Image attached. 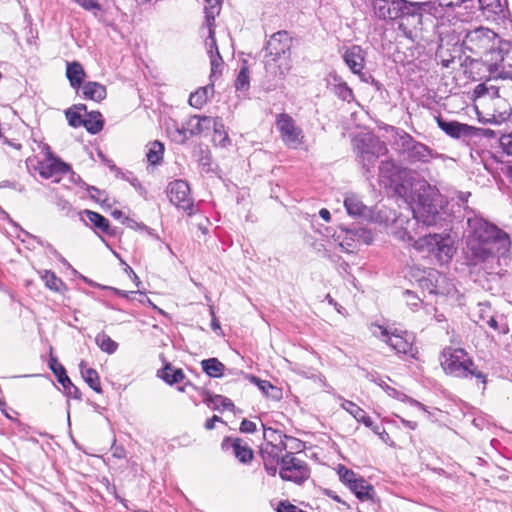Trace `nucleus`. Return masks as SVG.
Listing matches in <instances>:
<instances>
[{"label":"nucleus","mask_w":512,"mask_h":512,"mask_svg":"<svg viewBox=\"0 0 512 512\" xmlns=\"http://www.w3.org/2000/svg\"><path fill=\"white\" fill-rule=\"evenodd\" d=\"M471 233L467 236V252L474 264L492 263L506 256L511 248L509 235L481 218L468 219Z\"/></svg>","instance_id":"obj_1"},{"label":"nucleus","mask_w":512,"mask_h":512,"mask_svg":"<svg viewBox=\"0 0 512 512\" xmlns=\"http://www.w3.org/2000/svg\"><path fill=\"white\" fill-rule=\"evenodd\" d=\"M415 206L412 208L414 219L426 226L437 222L439 208L443 199L439 190L426 181H420L415 188Z\"/></svg>","instance_id":"obj_2"},{"label":"nucleus","mask_w":512,"mask_h":512,"mask_svg":"<svg viewBox=\"0 0 512 512\" xmlns=\"http://www.w3.org/2000/svg\"><path fill=\"white\" fill-rule=\"evenodd\" d=\"M440 363L444 372L448 375L458 378L474 376L483 385L486 384L485 375L475 368L472 359L462 348H445L441 353Z\"/></svg>","instance_id":"obj_3"},{"label":"nucleus","mask_w":512,"mask_h":512,"mask_svg":"<svg viewBox=\"0 0 512 512\" xmlns=\"http://www.w3.org/2000/svg\"><path fill=\"white\" fill-rule=\"evenodd\" d=\"M474 94L476 97L489 96L493 98L494 106L503 118L512 114V77L498 78L495 81L490 76L486 82L475 87Z\"/></svg>","instance_id":"obj_4"},{"label":"nucleus","mask_w":512,"mask_h":512,"mask_svg":"<svg viewBox=\"0 0 512 512\" xmlns=\"http://www.w3.org/2000/svg\"><path fill=\"white\" fill-rule=\"evenodd\" d=\"M353 149L362 168L369 173L378 158L388 153L386 144L371 133H361L353 138Z\"/></svg>","instance_id":"obj_5"},{"label":"nucleus","mask_w":512,"mask_h":512,"mask_svg":"<svg viewBox=\"0 0 512 512\" xmlns=\"http://www.w3.org/2000/svg\"><path fill=\"white\" fill-rule=\"evenodd\" d=\"M214 124V118L208 116H191L181 125L176 121L167 123L166 131L170 139L178 144L185 143L189 138L202 134Z\"/></svg>","instance_id":"obj_6"},{"label":"nucleus","mask_w":512,"mask_h":512,"mask_svg":"<svg viewBox=\"0 0 512 512\" xmlns=\"http://www.w3.org/2000/svg\"><path fill=\"white\" fill-rule=\"evenodd\" d=\"M425 2H412L408 0H372L371 6L375 17L380 20H393L404 15L413 14L422 9Z\"/></svg>","instance_id":"obj_7"},{"label":"nucleus","mask_w":512,"mask_h":512,"mask_svg":"<svg viewBox=\"0 0 512 512\" xmlns=\"http://www.w3.org/2000/svg\"><path fill=\"white\" fill-rule=\"evenodd\" d=\"M497 35L488 28L479 27L466 34L464 39L465 47L474 54H483L485 62L490 58L491 51L496 50Z\"/></svg>","instance_id":"obj_8"},{"label":"nucleus","mask_w":512,"mask_h":512,"mask_svg":"<svg viewBox=\"0 0 512 512\" xmlns=\"http://www.w3.org/2000/svg\"><path fill=\"white\" fill-rule=\"evenodd\" d=\"M501 45L491 51L487 60L488 72L497 81L498 78L512 77V46Z\"/></svg>","instance_id":"obj_9"},{"label":"nucleus","mask_w":512,"mask_h":512,"mask_svg":"<svg viewBox=\"0 0 512 512\" xmlns=\"http://www.w3.org/2000/svg\"><path fill=\"white\" fill-rule=\"evenodd\" d=\"M399 149L406 154L407 158L412 162H429L431 159L436 157V153L433 152L428 146L414 140L409 134L403 133L399 135L396 142Z\"/></svg>","instance_id":"obj_10"},{"label":"nucleus","mask_w":512,"mask_h":512,"mask_svg":"<svg viewBox=\"0 0 512 512\" xmlns=\"http://www.w3.org/2000/svg\"><path fill=\"white\" fill-rule=\"evenodd\" d=\"M280 477L286 481L302 484L309 478V468L306 463L296 458L293 453H286L281 458Z\"/></svg>","instance_id":"obj_11"},{"label":"nucleus","mask_w":512,"mask_h":512,"mask_svg":"<svg viewBox=\"0 0 512 512\" xmlns=\"http://www.w3.org/2000/svg\"><path fill=\"white\" fill-rule=\"evenodd\" d=\"M291 48V39L286 31H279L271 36L266 45V65L270 66L271 62L282 60L287 62V54Z\"/></svg>","instance_id":"obj_12"},{"label":"nucleus","mask_w":512,"mask_h":512,"mask_svg":"<svg viewBox=\"0 0 512 512\" xmlns=\"http://www.w3.org/2000/svg\"><path fill=\"white\" fill-rule=\"evenodd\" d=\"M276 127L280 132L282 141L290 148H298L304 139V135L300 127H298L293 118L281 113L276 118Z\"/></svg>","instance_id":"obj_13"},{"label":"nucleus","mask_w":512,"mask_h":512,"mask_svg":"<svg viewBox=\"0 0 512 512\" xmlns=\"http://www.w3.org/2000/svg\"><path fill=\"white\" fill-rule=\"evenodd\" d=\"M166 193L173 205L191 213L193 201L190 195V187L186 181L175 180L170 182Z\"/></svg>","instance_id":"obj_14"},{"label":"nucleus","mask_w":512,"mask_h":512,"mask_svg":"<svg viewBox=\"0 0 512 512\" xmlns=\"http://www.w3.org/2000/svg\"><path fill=\"white\" fill-rule=\"evenodd\" d=\"M45 150V157L43 160L38 161L35 169L41 177L45 179L54 178L55 182H59L60 176L69 172V166L54 157L48 147Z\"/></svg>","instance_id":"obj_15"},{"label":"nucleus","mask_w":512,"mask_h":512,"mask_svg":"<svg viewBox=\"0 0 512 512\" xmlns=\"http://www.w3.org/2000/svg\"><path fill=\"white\" fill-rule=\"evenodd\" d=\"M373 335L386 342L397 353L407 354L412 350L411 337L407 333H394L383 326H375Z\"/></svg>","instance_id":"obj_16"},{"label":"nucleus","mask_w":512,"mask_h":512,"mask_svg":"<svg viewBox=\"0 0 512 512\" xmlns=\"http://www.w3.org/2000/svg\"><path fill=\"white\" fill-rule=\"evenodd\" d=\"M338 239H341L339 241V246L341 247L342 251L351 253L353 252L358 244H366L369 245L373 241V235L370 230H367L365 228H355V229H348L344 231V235H338Z\"/></svg>","instance_id":"obj_17"},{"label":"nucleus","mask_w":512,"mask_h":512,"mask_svg":"<svg viewBox=\"0 0 512 512\" xmlns=\"http://www.w3.org/2000/svg\"><path fill=\"white\" fill-rule=\"evenodd\" d=\"M342 58L354 74H361L365 68L366 52L359 45L344 47L342 50Z\"/></svg>","instance_id":"obj_18"},{"label":"nucleus","mask_w":512,"mask_h":512,"mask_svg":"<svg viewBox=\"0 0 512 512\" xmlns=\"http://www.w3.org/2000/svg\"><path fill=\"white\" fill-rule=\"evenodd\" d=\"M456 252L455 241L448 235H439L438 245L436 246L435 255L439 262L448 263Z\"/></svg>","instance_id":"obj_19"},{"label":"nucleus","mask_w":512,"mask_h":512,"mask_svg":"<svg viewBox=\"0 0 512 512\" xmlns=\"http://www.w3.org/2000/svg\"><path fill=\"white\" fill-rule=\"evenodd\" d=\"M222 447L226 450L231 449L235 457L243 463H246L250 461L253 457V452L249 448L248 445L243 444L242 440L239 438L230 439L226 438L224 439L222 443Z\"/></svg>","instance_id":"obj_20"},{"label":"nucleus","mask_w":512,"mask_h":512,"mask_svg":"<svg viewBox=\"0 0 512 512\" xmlns=\"http://www.w3.org/2000/svg\"><path fill=\"white\" fill-rule=\"evenodd\" d=\"M287 448L286 443H275L273 445H265L262 450V458L264 460V466L266 470L269 469V462L278 463L281 462V458L284 457L282 452Z\"/></svg>","instance_id":"obj_21"},{"label":"nucleus","mask_w":512,"mask_h":512,"mask_svg":"<svg viewBox=\"0 0 512 512\" xmlns=\"http://www.w3.org/2000/svg\"><path fill=\"white\" fill-rule=\"evenodd\" d=\"M399 174V167L393 161H382L379 166L380 181L385 186L396 183Z\"/></svg>","instance_id":"obj_22"},{"label":"nucleus","mask_w":512,"mask_h":512,"mask_svg":"<svg viewBox=\"0 0 512 512\" xmlns=\"http://www.w3.org/2000/svg\"><path fill=\"white\" fill-rule=\"evenodd\" d=\"M86 74L83 66L77 62L67 63L66 67V77L69 80V83L72 88L79 89L83 83Z\"/></svg>","instance_id":"obj_23"},{"label":"nucleus","mask_w":512,"mask_h":512,"mask_svg":"<svg viewBox=\"0 0 512 512\" xmlns=\"http://www.w3.org/2000/svg\"><path fill=\"white\" fill-rule=\"evenodd\" d=\"M82 95L85 99L100 102L106 98V87L98 82L89 81L82 86Z\"/></svg>","instance_id":"obj_24"},{"label":"nucleus","mask_w":512,"mask_h":512,"mask_svg":"<svg viewBox=\"0 0 512 512\" xmlns=\"http://www.w3.org/2000/svg\"><path fill=\"white\" fill-rule=\"evenodd\" d=\"M80 372L84 381L92 388L95 392L101 393V384L97 371L86 366L85 361H81L79 364Z\"/></svg>","instance_id":"obj_25"},{"label":"nucleus","mask_w":512,"mask_h":512,"mask_svg":"<svg viewBox=\"0 0 512 512\" xmlns=\"http://www.w3.org/2000/svg\"><path fill=\"white\" fill-rule=\"evenodd\" d=\"M341 407L347 411L350 415H352L357 421L362 422L367 427H372V420L366 414V412L360 408L355 403L343 400L341 403Z\"/></svg>","instance_id":"obj_26"},{"label":"nucleus","mask_w":512,"mask_h":512,"mask_svg":"<svg viewBox=\"0 0 512 512\" xmlns=\"http://www.w3.org/2000/svg\"><path fill=\"white\" fill-rule=\"evenodd\" d=\"M440 234H429L413 241V247L419 252L435 253Z\"/></svg>","instance_id":"obj_27"},{"label":"nucleus","mask_w":512,"mask_h":512,"mask_svg":"<svg viewBox=\"0 0 512 512\" xmlns=\"http://www.w3.org/2000/svg\"><path fill=\"white\" fill-rule=\"evenodd\" d=\"M202 370L212 378H220L225 371V365L217 358H209L201 361Z\"/></svg>","instance_id":"obj_28"},{"label":"nucleus","mask_w":512,"mask_h":512,"mask_svg":"<svg viewBox=\"0 0 512 512\" xmlns=\"http://www.w3.org/2000/svg\"><path fill=\"white\" fill-rule=\"evenodd\" d=\"M356 497L361 501L371 500L373 498L374 489L368 484L363 477L349 488Z\"/></svg>","instance_id":"obj_29"},{"label":"nucleus","mask_w":512,"mask_h":512,"mask_svg":"<svg viewBox=\"0 0 512 512\" xmlns=\"http://www.w3.org/2000/svg\"><path fill=\"white\" fill-rule=\"evenodd\" d=\"M40 273L41 279L44 281L45 286L55 292H63L66 290L64 282L50 270H43Z\"/></svg>","instance_id":"obj_30"},{"label":"nucleus","mask_w":512,"mask_h":512,"mask_svg":"<svg viewBox=\"0 0 512 512\" xmlns=\"http://www.w3.org/2000/svg\"><path fill=\"white\" fill-rule=\"evenodd\" d=\"M212 93V85L201 87L190 95L189 104L194 108L200 109L206 104Z\"/></svg>","instance_id":"obj_31"},{"label":"nucleus","mask_w":512,"mask_h":512,"mask_svg":"<svg viewBox=\"0 0 512 512\" xmlns=\"http://www.w3.org/2000/svg\"><path fill=\"white\" fill-rule=\"evenodd\" d=\"M438 126L451 137L459 138L463 133L466 132L468 126L458 122H446L441 118L437 119Z\"/></svg>","instance_id":"obj_32"},{"label":"nucleus","mask_w":512,"mask_h":512,"mask_svg":"<svg viewBox=\"0 0 512 512\" xmlns=\"http://www.w3.org/2000/svg\"><path fill=\"white\" fill-rule=\"evenodd\" d=\"M159 376L170 385L179 383L185 378L183 371L179 368H174L171 364H167L159 372Z\"/></svg>","instance_id":"obj_33"},{"label":"nucleus","mask_w":512,"mask_h":512,"mask_svg":"<svg viewBox=\"0 0 512 512\" xmlns=\"http://www.w3.org/2000/svg\"><path fill=\"white\" fill-rule=\"evenodd\" d=\"M104 121L100 112L94 111L84 118L82 126H84L91 134H97L103 128Z\"/></svg>","instance_id":"obj_34"},{"label":"nucleus","mask_w":512,"mask_h":512,"mask_svg":"<svg viewBox=\"0 0 512 512\" xmlns=\"http://www.w3.org/2000/svg\"><path fill=\"white\" fill-rule=\"evenodd\" d=\"M214 21L206 19L203 29L207 30V37L205 39V47L209 55L219 52L216 39L214 37Z\"/></svg>","instance_id":"obj_35"},{"label":"nucleus","mask_w":512,"mask_h":512,"mask_svg":"<svg viewBox=\"0 0 512 512\" xmlns=\"http://www.w3.org/2000/svg\"><path fill=\"white\" fill-rule=\"evenodd\" d=\"M213 129V141L219 146L225 147L229 143V137L224 130V125L217 118H214V124L210 125V129Z\"/></svg>","instance_id":"obj_36"},{"label":"nucleus","mask_w":512,"mask_h":512,"mask_svg":"<svg viewBox=\"0 0 512 512\" xmlns=\"http://www.w3.org/2000/svg\"><path fill=\"white\" fill-rule=\"evenodd\" d=\"M345 208L349 215H361L365 209V205L356 195H348L344 200Z\"/></svg>","instance_id":"obj_37"},{"label":"nucleus","mask_w":512,"mask_h":512,"mask_svg":"<svg viewBox=\"0 0 512 512\" xmlns=\"http://www.w3.org/2000/svg\"><path fill=\"white\" fill-rule=\"evenodd\" d=\"M87 220L97 229H99L101 232H108L109 229V221L101 214L86 210L85 212Z\"/></svg>","instance_id":"obj_38"},{"label":"nucleus","mask_w":512,"mask_h":512,"mask_svg":"<svg viewBox=\"0 0 512 512\" xmlns=\"http://www.w3.org/2000/svg\"><path fill=\"white\" fill-rule=\"evenodd\" d=\"M49 367L62 386L65 384H70V378L67 376L65 368L58 362L56 357H50Z\"/></svg>","instance_id":"obj_39"},{"label":"nucleus","mask_w":512,"mask_h":512,"mask_svg":"<svg viewBox=\"0 0 512 512\" xmlns=\"http://www.w3.org/2000/svg\"><path fill=\"white\" fill-rule=\"evenodd\" d=\"M95 342L102 351L108 354H113L118 348V344L105 333H99L95 337Z\"/></svg>","instance_id":"obj_40"},{"label":"nucleus","mask_w":512,"mask_h":512,"mask_svg":"<svg viewBox=\"0 0 512 512\" xmlns=\"http://www.w3.org/2000/svg\"><path fill=\"white\" fill-rule=\"evenodd\" d=\"M337 474L341 482H343L348 488L355 484L361 476H358L354 471L348 469L344 465H339Z\"/></svg>","instance_id":"obj_41"},{"label":"nucleus","mask_w":512,"mask_h":512,"mask_svg":"<svg viewBox=\"0 0 512 512\" xmlns=\"http://www.w3.org/2000/svg\"><path fill=\"white\" fill-rule=\"evenodd\" d=\"M163 153V144L158 141H155L151 144L149 148V151L147 153V159L151 164L156 165L162 160Z\"/></svg>","instance_id":"obj_42"},{"label":"nucleus","mask_w":512,"mask_h":512,"mask_svg":"<svg viewBox=\"0 0 512 512\" xmlns=\"http://www.w3.org/2000/svg\"><path fill=\"white\" fill-rule=\"evenodd\" d=\"M208 405H212L213 409H232L234 407L233 402L222 395H214L205 400Z\"/></svg>","instance_id":"obj_43"},{"label":"nucleus","mask_w":512,"mask_h":512,"mask_svg":"<svg viewBox=\"0 0 512 512\" xmlns=\"http://www.w3.org/2000/svg\"><path fill=\"white\" fill-rule=\"evenodd\" d=\"M264 428V439L267 441L266 445H273L275 443H285V439L288 437L283 435L280 431L275 430L273 428Z\"/></svg>","instance_id":"obj_44"},{"label":"nucleus","mask_w":512,"mask_h":512,"mask_svg":"<svg viewBox=\"0 0 512 512\" xmlns=\"http://www.w3.org/2000/svg\"><path fill=\"white\" fill-rule=\"evenodd\" d=\"M205 2V18L209 21L215 20V17L220 13L221 0H205Z\"/></svg>","instance_id":"obj_45"},{"label":"nucleus","mask_w":512,"mask_h":512,"mask_svg":"<svg viewBox=\"0 0 512 512\" xmlns=\"http://www.w3.org/2000/svg\"><path fill=\"white\" fill-rule=\"evenodd\" d=\"M210 56V64H211V74L210 79H214L221 74V70L223 67V59L219 52L215 54H211Z\"/></svg>","instance_id":"obj_46"},{"label":"nucleus","mask_w":512,"mask_h":512,"mask_svg":"<svg viewBox=\"0 0 512 512\" xmlns=\"http://www.w3.org/2000/svg\"><path fill=\"white\" fill-rule=\"evenodd\" d=\"M387 394L389 396H391V397H394V398L402 401V402H408L410 405L415 406V407H417V408H419L421 410H424L423 404H421L420 402H418V401L408 397L404 393L397 391L394 388H388Z\"/></svg>","instance_id":"obj_47"},{"label":"nucleus","mask_w":512,"mask_h":512,"mask_svg":"<svg viewBox=\"0 0 512 512\" xmlns=\"http://www.w3.org/2000/svg\"><path fill=\"white\" fill-rule=\"evenodd\" d=\"M479 307H480V320L478 321V323H480V324L486 323L489 327L493 328L494 330H497L498 324H497V321L495 320L494 316L488 315L487 318L485 317L484 313H487V314L489 313V310H490L489 306L486 304H479Z\"/></svg>","instance_id":"obj_48"},{"label":"nucleus","mask_w":512,"mask_h":512,"mask_svg":"<svg viewBox=\"0 0 512 512\" xmlns=\"http://www.w3.org/2000/svg\"><path fill=\"white\" fill-rule=\"evenodd\" d=\"M235 87L240 91H246L249 88V73L247 67L244 66L240 70L235 81Z\"/></svg>","instance_id":"obj_49"},{"label":"nucleus","mask_w":512,"mask_h":512,"mask_svg":"<svg viewBox=\"0 0 512 512\" xmlns=\"http://www.w3.org/2000/svg\"><path fill=\"white\" fill-rule=\"evenodd\" d=\"M333 90L334 93L338 95L342 100L350 101L353 97L352 90L344 82L334 85Z\"/></svg>","instance_id":"obj_50"},{"label":"nucleus","mask_w":512,"mask_h":512,"mask_svg":"<svg viewBox=\"0 0 512 512\" xmlns=\"http://www.w3.org/2000/svg\"><path fill=\"white\" fill-rule=\"evenodd\" d=\"M251 382L257 385V387L266 395H270V391H275L276 388L266 380H261L255 376L250 377Z\"/></svg>","instance_id":"obj_51"},{"label":"nucleus","mask_w":512,"mask_h":512,"mask_svg":"<svg viewBox=\"0 0 512 512\" xmlns=\"http://www.w3.org/2000/svg\"><path fill=\"white\" fill-rule=\"evenodd\" d=\"M66 118L69 122V125L72 127H80L84 122V119H82L80 113L77 111L67 110Z\"/></svg>","instance_id":"obj_52"},{"label":"nucleus","mask_w":512,"mask_h":512,"mask_svg":"<svg viewBox=\"0 0 512 512\" xmlns=\"http://www.w3.org/2000/svg\"><path fill=\"white\" fill-rule=\"evenodd\" d=\"M75 2L87 11L96 13L101 10L98 0H75Z\"/></svg>","instance_id":"obj_53"},{"label":"nucleus","mask_w":512,"mask_h":512,"mask_svg":"<svg viewBox=\"0 0 512 512\" xmlns=\"http://www.w3.org/2000/svg\"><path fill=\"white\" fill-rule=\"evenodd\" d=\"M122 223L125 224L128 228H130L132 230H141V231L149 232V228L145 224L139 223V222H137L133 219H130L128 217H124L122 220Z\"/></svg>","instance_id":"obj_54"},{"label":"nucleus","mask_w":512,"mask_h":512,"mask_svg":"<svg viewBox=\"0 0 512 512\" xmlns=\"http://www.w3.org/2000/svg\"><path fill=\"white\" fill-rule=\"evenodd\" d=\"M405 296H406V302L409 306H411L412 308L413 307H417L419 305V303L422 302V300L416 295L414 294L412 291L410 290H406L405 291Z\"/></svg>","instance_id":"obj_55"},{"label":"nucleus","mask_w":512,"mask_h":512,"mask_svg":"<svg viewBox=\"0 0 512 512\" xmlns=\"http://www.w3.org/2000/svg\"><path fill=\"white\" fill-rule=\"evenodd\" d=\"M63 388L67 392V394L75 399L81 398V393L79 389L70 381V384L63 385Z\"/></svg>","instance_id":"obj_56"},{"label":"nucleus","mask_w":512,"mask_h":512,"mask_svg":"<svg viewBox=\"0 0 512 512\" xmlns=\"http://www.w3.org/2000/svg\"><path fill=\"white\" fill-rule=\"evenodd\" d=\"M278 512H303L301 509L288 502H280L277 508Z\"/></svg>","instance_id":"obj_57"},{"label":"nucleus","mask_w":512,"mask_h":512,"mask_svg":"<svg viewBox=\"0 0 512 512\" xmlns=\"http://www.w3.org/2000/svg\"><path fill=\"white\" fill-rule=\"evenodd\" d=\"M240 431L243 433H253L256 431V424L250 420L244 419L240 424Z\"/></svg>","instance_id":"obj_58"},{"label":"nucleus","mask_w":512,"mask_h":512,"mask_svg":"<svg viewBox=\"0 0 512 512\" xmlns=\"http://www.w3.org/2000/svg\"><path fill=\"white\" fill-rule=\"evenodd\" d=\"M394 236L403 241V242H411L414 241L413 237L407 232L406 229L397 230L394 232Z\"/></svg>","instance_id":"obj_59"},{"label":"nucleus","mask_w":512,"mask_h":512,"mask_svg":"<svg viewBox=\"0 0 512 512\" xmlns=\"http://www.w3.org/2000/svg\"><path fill=\"white\" fill-rule=\"evenodd\" d=\"M112 456L117 459H122L126 456V451L122 446H112Z\"/></svg>","instance_id":"obj_60"},{"label":"nucleus","mask_w":512,"mask_h":512,"mask_svg":"<svg viewBox=\"0 0 512 512\" xmlns=\"http://www.w3.org/2000/svg\"><path fill=\"white\" fill-rule=\"evenodd\" d=\"M220 421H222L221 418L217 415H214L212 418L206 420L204 426L207 430H212L215 427V423Z\"/></svg>","instance_id":"obj_61"},{"label":"nucleus","mask_w":512,"mask_h":512,"mask_svg":"<svg viewBox=\"0 0 512 512\" xmlns=\"http://www.w3.org/2000/svg\"><path fill=\"white\" fill-rule=\"evenodd\" d=\"M398 418L400 419L401 423L410 430H415L418 427V423L416 421L406 420L399 416Z\"/></svg>","instance_id":"obj_62"},{"label":"nucleus","mask_w":512,"mask_h":512,"mask_svg":"<svg viewBox=\"0 0 512 512\" xmlns=\"http://www.w3.org/2000/svg\"><path fill=\"white\" fill-rule=\"evenodd\" d=\"M319 215H320V217H321L323 220H325L326 222H329V221H330V212H329L327 209H325V208L321 209V210L319 211Z\"/></svg>","instance_id":"obj_63"},{"label":"nucleus","mask_w":512,"mask_h":512,"mask_svg":"<svg viewBox=\"0 0 512 512\" xmlns=\"http://www.w3.org/2000/svg\"><path fill=\"white\" fill-rule=\"evenodd\" d=\"M399 29L403 32V34H404L407 38H410V39H412V38H413L412 31L407 30V28L405 27V25H404L403 23H401V24L399 25Z\"/></svg>","instance_id":"obj_64"}]
</instances>
